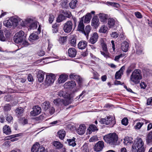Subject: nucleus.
Masks as SVG:
<instances>
[{"label": "nucleus", "instance_id": "obj_59", "mask_svg": "<svg viewBox=\"0 0 152 152\" xmlns=\"http://www.w3.org/2000/svg\"><path fill=\"white\" fill-rule=\"evenodd\" d=\"M38 55L40 56H42L45 54V52L42 50H39L37 53Z\"/></svg>", "mask_w": 152, "mask_h": 152}, {"label": "nucleus", "instance_id": "obj_11", "mask_svg": "<svg viewBox=\"0 0 152 152\" xmlns=\"http://www.w3.org/2000/svg\"><path fill=\"white\" fill-rule=\"evenodd\" d=\"M125 69V66H122L120 69L117 72L115 75V78L116 79H119L121 78V76L123 74V72Z\"/></svg>", "mask_w": 152, "mask_h": 152}, {"label": "nucleus", "instance_id": "obj_30", "mask_svg": "<svg viewBox=\"0 0 152 152\" xmlns=\"http://www.w3.org/2000/svg\"><path fill=\"white\" fill-rule=\"evenodd\" d=\"M3 131L4 133L7 134H11V131L10 127L7 125L4 126L3 128Z\"/></svg>", "mask_w": 152, "mask_h": 152}, {"label": "nucleus", "instance_id": "obj_57", "mask_svg": "<svg viewBox=\"0 0 152 152\" xmlns=\"http://www.w3.org/2000/svg\"><path fill=\"white\" fill-rule=\"evenodd\" d=\"M135 16L138 18H141L142 17V15L141 13L138 12H135Z\"/></svg>", "mask_w": 152, "mask_h": 152}, {"label": "nucleus", "instance_id": "obj_43", "mask_svg": "<svg viewBox=\"0 0 152 152\" xmlns=\"http://www.w3.org/2000/svg\"><path fill=\"white\" fill-rule=\"evenodd\" d=\"M146 140L149 143L152 142V131L150 132L148 134Z\"/></svg>", "mask_w": 152, "mask_h": 152}, {"label": "nucleus", "instance_id": "obj_63", "mask_svg": "<svg viewBox=\"0 0 152 152\" xmlns=\"http://www.w3.org/2000/svg\"><path fill=\"white\" fill-rule=\"evenodd\" d=\"M123 55L122 54H121L120 55L116 56L115 57V60L116 61H118L119 58L122 57H123Z\"/></svg>", "mask_w": 152, "mask_h": 152}, {"label": "nucleus", "instance_id": "obj_54", "mask_svg": "<svg viewBox=\"0 0 152 152\" xmlns=\"http://www.w3.org/2000/svg\"><path fill=\"white\" fill-rule=\"evenodd\" d=\"M12 22L13 25H16V23L18 22V20L15 18H10Z\"/></svg>", "mask_w": 152, "mask_h": 152}, {"label": "nucleus", "instance_id": "obj_62", "mask_svg": "<svg viewBox=\"0 0 152 152\" xmlns=\"http://www.w3.org/2000/svg\"><path fill=\"white\" fill-rule=\"evenodd\" d=\"M101 45L102 47V50L103 51H108L106 44Z\"/></svg>", "mask_w": 152, "mask_h": 152}, {"label": "nucleus", "instance_id": "obj_50", "mask_svg": "<svg viewBox=\"0 0 152 152\" xmlns=\"http://www.w3.org/2000/svg\"><path fill=\"white\" fill-rule=\"evenodd\" d=\"M0 40L2 41H4L6 40V38L4 37L3 33L1 31H0Z\"/></svg>", "mask_w": 152, "mask_h": 152}, {"label": "nucleus", "instance_id": "obj_61", "mask_svg": "<svg viewBox=\"0 0 152 152\" xmlns=\"http://www.w3.org/2000/svg\"><path fill=\"white\" fill-rule=\"evenodd\" d=\"M147 104H152V97H150L147 100Z\"/></svg>", "mask_w": 152, "mask_h": 152}, {"label": "nucleus", "instance_id": "obj_56", "mask_svg": "<svg viewBox=\"0 0 152 152\" xmlns=\"http://www.w3.org/2000/svg\"><path fill=\"white\" fill-rule=\"evenodd\" d=\"M107 39L106 38H103L101 39L100 40V42L101 45L106 44Z\"/></svg>", "mask_w": 152, "mask_h": 152}, {"label": "nucleus", "instance_id": "obj_18", "mask_svg": "<svg viewBox=\"0 0 152 152\" xmlns=\"http://www.w3.org/2000/svg\"><path fill=\"white\" fill-rule=\"evenodd\" d=\"M43 107L45 111H49L51 115L53 114L54 112V108L53 107L50 106V105H43Z\"/></svg>", "mask_w": 152, "mask_h": 152}, {"label": "nucleus", "instance_id": "obj_32", "mask_svg": "<svg viewBox=\"0 0 152 152\" xmlns=\"http://www.w3.org/2000/svg\"><path fill=\"white\" fill-rule=\"evenodd\" d=\"M75 138L73 137L72 139H67V142L69 145L70 146H71L72 147L75 146L76 144L75 141Z\"/></svg>", "mask_w": 152, "mask_h": 152}, {"label": "nucleus", "instance_id": "obj_15", "mask_svg": "<svg viewBox=\"0 0 152 152\" xmlns=\"http://www.w3.org/2000/svg\"><path fill=\"white\" fill-rule=\"evenodd\" d=\"M77 50L74 48H70L68 50V55L70 57H75L77 54Z\"/></svg>", "mask_w": 152, "mask_h": 152}, {"label": "nucleus", "instance_id": "obj_35", "mask_svg": "<svg viewBox=\"0 0 152 152\" xmlns=\"http://www.w3.org/2000/svg\"><path fill=\"white\" fill-rule=\"evenodd\" d=\"M53 145L57 149H61L63 147V145L58 141H55L53 142Z\"/></svg>", "mask_w": 152, "mask_h": 152}, {"label": "nucleus", "instance_id": "obj_17", "mask_svg": "<svg viewBox=\"0 0 152 152\" xmlns=\"http://www.w3.org/2000/svg\"><path fill=\"white\" fill-rule=\"evenodd\" d=\"M70 77L71 79H75L77 78V81L79 85V86L80 87L82 86V79L78 75H75L74 74H71L70 75Z\"/></svg>", "mask_w": 152, "mask_h": 152}, {"label": "nucleus", "instance_id": "obj_25", "mask_svg": "<svg viewBox=\"0 0 152 152\" xmlns=\"http://www.w3.org/2000/svg\"><path fill=\"white\" fill-rule=\"evenodd\" d=\"M87 42L85 41H82L80 42L78 44V47L79 49H84L87 46Z\"/></svg>", "mask_w": 152, "mask_h": 152}, {"label": "nucleus", "instance_id": "obj_24", "mask_svg": "<svg viewBox=\"0 0 152 152\" xmlns=\"http://www.w3.org/2000/svg\"><path fill=\"white\" fill-rule=\"evenodd\" d=\"M76 38L75 35L71 36L69 40V43L72 46L75 47L76 45Z\"/></svg>", "mask_w": 152, "mask_h": 152}, {"label": "nucleus", "instance_id": "obj_16", "mask_svg": "<svg viewBox=\"0 0 152 152\" xmlns=\"http://www.w3.org/2000/svg\"><path fill=\"white\" fill-rule=\"evenodd\" d=\"M42 147L38 142L36 143L32 146L31 151L32 152H39L40 148Z\"/></svg>", "mask_w": 152, "mask_h": 152}, {"label": "nucleus", "instance_id": "obj_38", "mask_svg": "<svg viewBox=\"0 0 152 152\" xmlns=\"http://www.w3.org/2000/svg\"><path fill=\"white\" fill-rule=\"evenodd\" d=\"M108 28L107 27L105 26H102L99 30V32L101 33H105L108 32Z\"/></svg>", "mask_w": 152, "mask_h": 152}, {"label": "nucleus", "instance_id": "obj_45", "mask_svg": "<svg viewBox=\"0 0 152 152\" xmlns=\"http://www.w3.org/2000/svg\"><path fill=\"white\" fill-rule=\"evenodd\" d=\"M44 118V117L42 115H40L38 117H36L34 118L35 120L39 122L42 121Z\"/></svg>", "mask_w": 152, "mask_h": 152}, {"label": "nucleus", "instance_id": "obj_6", "mask_svg": "<svg viewBox=\"0 0 152 152\" xmlns=\"http://www.w3.org/2000/svg\"><path fill=\"white\" fill-rule=\"evenodd\" d=\"M25 37L24 32L22 31H20L15 34L13 40L15 43H18L22 42L24 39Z\"/></svg>", "mask_w": 152, "mask_h": 152}, {"label": "nucleus", "instance_id": "obj_27", "mask_svg": "<svg viewBox=\"0 0 152 152\" xmlns=\"http://www.w3.org/2000/svg\"><path fill=\"white\" fill-rule=\"evenodd\" d=\"M91 27L89 25L87 26L85 28V29L84 30L83 33L84 34V35L87 38L88 36L89 33H90V31L91 30Z\"/></svg>", "mask_w": 152, "mask_h": 152}, {"label": "nucleus", "instance_id": "obj_49", "mask_svg": "<svg viewBox=\"0 0 152 152\" xmlns=\"http://www.w3.org/2000/svg\"><path fill=\"white\" fill-rule=\"evenodd\" d=\"M121 123L123 125L126 126L128 123V120L126 118H125L122 119L121 121Z\"/></svg>", "mask_w": 152, "mask_h": 152}, {"label": "nucleus", "instance_id": "obj_31", "mask_svg": "<svg viewBox=\"0 0 152 152\" xmlns=\"http://www.w3.org/2000/svg\"><path fill=\"white\" fill-rule=\"evenodd\" d=\"M37 78L39 82H42L44 78V73L42 72H39L37 75Z\"/></svg>", "mask_w": 152, "mask_h": 152}, {"label": "nucleus", "instance_id": "obj_7", "mask_svg": "<svg viewBox=\"0 0 152 152\" xmlns=\"http://www.w3.org/2000/svg\"><path fill=\"white\" fill-rule=\"evenodd\" d=\"M72 22L70 20L68 21L64 24V31L65 33H70L72 30Z\"/></svg>", "mask_w": 152, "mask_h": 152}, {"label": "nucleus", "instance_id": "obj_37", "mask_svg": "<svg viewBox=\"0 0 152 152\" xmlns=\"http://www.w3.org/2000/svg\"><path fill=\"white\" fill-rule=\"evenodd\" d=\"M132 138L131 137H126L124 139V143L125 144L129 145L132 143L133 142L131 140Z\"/></svg>", "mask_w": 152, "mask_h": 152}, {"label": "nucleus", "instance_id": "obj_60", "mask_svg": "<svg viewBox=\"0 0 152 152\" xmlns=\"http://www.w3.org/2000/svg\"><path fill=\"white\" fill-rule=\"evenodd\" d=\"M140 86L141 88L145 89L147 86V85L145 82H142L140 83Z\"/></svg>", "mask_w": 152, "mask_h": 152}, {"label": "nucleus", "instance_id": "obj_2", "mask_svg": "<svg viewBox=\"0 0 152 152\" xmlns=\"http://www.w3.org/2000/svg\"><path fill=\"white\" fill-rule=\"evenodd\" d=\"M142 79L141 71L139 69L135 70L132 73L130 77V80L135 84H138Z\"/></svg>", "mask_w": 152, "mask_h": 152}, {"label": "nucleus", "instance_id": "obj_9", "mask_svg": "<svg viewBox=\"0 0 152 152\" xmlns=\"http://www.w3.org/2000/svg\"><path fill=\"white\" fill-rule=\"evenodd\" d=\"M33 110L30 112V115L32 116H35L39 114L41 111V108L38 105L34 106L33 108Z\"/></svg>", "mask_w": 152, "mask_h": 152}, {"label": "nucleus", "instance_id": "obj_40", "mask_svg": "<svg viewBox=\"0 0 152 152\" xmlns=\"http://www.w3.org/2000/svg\"><path fill=\"white\" fill-rule=\"evenodd\" d=\"M77 1V0H72L69 3L70 7L71 8L74 9L76 7Z\"/></svg>", "mask_w": 152, "mask_h": 152}, {"label": "nucleus", "instance_id": "obj_4", "mask_svg": "<svg viewBox=\"0 0 152 152\" xmlns=\"http://www.w3.org/2000/svg\"><path fill=\"white\" fill-rule=\"evenodd\" d=\"M102 124L109 125L110 127H113L115 124V119L110 116H107L106 118H102L99 121Z\"/></svg>", "mask_w": 152, "mask_h": 152}, {"label": "nucleus", "instance_id": "obj_8", "mask_svg": "<svg viewBox=\"0 0 152 152\" xmlns=\"http://www.w3.org/2000/svg\"><path fill=\"white\" fill-rule=\"evenodd\" d=\"M55 77L54 75L50 74L46 76L45 82V85L47 86L53 83L55 80Z\"/></svg>", "mask_w": 152, "mask_h": 152}, {"label": "nucleus", "instance_id": "obj_41", "mask_svg": "<svg viewBox=\"0 0 152 152\" xmlns=\"http://www.w3.org/2000/svg\"><path fill=\"white\" fill-rule=\"evenodd\" d=\"M58 26L59 24L57 23H55L52 26V31L53 33H56L58 32Z\"/></svg>", "mask_w": 152, "mask_h": 152}, {"label": "nucleus", "instance_id": "obj_52", "mask_svg": "<svg viewBox=\"0 0 152 152\" xmlns=\"http://www.w3.org/2000/svg\"><path fill=\"white\" fill-rule=\"evenodd\" d=\"M54 19V16L52 14H50L49 15V22L50 23H51L53 22Z\"/></svg>", "mask_w": 152, "mask_h": 152}, {"label": "nucleus", "instance_id": "obj_39", "mask_svg": "<svg viewBox=\"0 0 152 152\" xmlns=\"http://www.w3.org/2000/svg\"><path fill=\"white\" fill-rule=\"evenodd\" d=\"M115 23V21L113 18H110L108 19V26L110 28L113 27Z\"/></svg>", "mask_w": 152, "mask_h": 152}, {"label": "nucleus", "instance_id": "obj_64", "mask_svg": "<svg viewBox=\"0 0 152 152\" xmlns=\"http://www.w3.org/2000/svg\"><path fill=\"white\" fill-rule=\"evenodd\" d=\"M39 152H48V151L46 149H45V148L42 147L40 148Z\"/></svg>", "mask_w": 152, "mask_h": 152}, {"label": "nucleus", "instance_id": "obj_21", "mask_svg": "<svg viewBox=\"0 0 152 152\" xmlns=\"http://www.w3.org/2000/svg\"><path fill=\"white\" fill-rule=\"evenodd\" d=\"M39 38L38 33L37 32H35L30 34L29 39L30 41L33 42V40H37Z\"/></svg>", "mask_w": 152, "mask_h": 152}, {"label": "nucleus", "instance_id": "obj_12", "mask_svg": "<svg viewBox=\"0 0 152 152\" xmlns=\"http://www.w3.org/2000/svg\"><path fill=\"white\" fill-rule=\"evenodd\" d=\"M99 38V36L98 34L96 32L94 33L91 37L89 39V42L92 44H94L97 41Z\"/></svg>", "mask_w": 152, "mask_h": 152}, {"label": "nucleus", "instance_id": "obj_20", "mask_svg": "<svg viewBox=\"0 0 152 152\" xmlns=\"http://www.w3.org/2000/svg\"><path fill=\"white\" fill-rule=\"evenodd\" d=\"M83 17H82L81 18L77 28V30L78 31H81L82 33L83 32L84 29V26L83 23Z\"/></svg>", "mask_w": 152, "mask_h": 152}, {"label": "nucleus", "instance_id": "obj_22", "mask_svg": "<svg viewBox=\"0 0 152 152\" xmlns=\"http://www.w3.org/2000/svg\"><path fill=\"white\" fill-rule=\"evenodd\" d=\"M68 76L66 74L61 75L58 79V82L59 83L64 82L67 79Z\"/></svg>", "mask_w": 152, "mask_h": 152}, {"label": "nucleus", "instance_id": "obj_58", "mask_svg": "<svg viewBox=\"0 0 152 152\" xmlns=\"http://www.w3.org/2000/svg\"><path fill=\"white\" fill-rule=\"evenodd\" d=\"M118 36V34L115 32H112L111 34V37L114 38H117Z\"/></svg>", "mask_w": 152, "mask_h": 152}, {"label": "nucleus", "instance_id": "obj_28", "mask_svg": "<svg viewBox=\"0 0 152 152\" xmlns=\"http://www.w3.org/2000/svg\"><path fill=\"white\" fill-rule=\"evenodd\" d=\"M99 17L100 21L102 22H106L107 19V15L106 14L100 13Z\"/></svg>", "mask_w": 152, "mask_h": 152}, {"label": "nucleus", "instance_id": "obj_5", "mask_svg": "<svg viewBox=\"0 0 152 152\" xmlns=\"http://www.w3.org/2000/svg\"><path fill=\"white\" fill-rule=\"evenodd\" d=\"M23 26L28 27L30 29H34L37 27V22L36 21H34L33 19L28 18L26 20Z\"/></svg>", "mask_w": 152, "mask_h": 152}, {"label": "nucleus", "instance_id": "obj_29", "mask_svg": "<svg viewBox=\"0 0 152 152\" xmlns=\"http://www.w3.org/2000/svg\"><path fill=\"white\" fill-rule=\"evenodd\" d=\"M58 134L60 139L63 140L65 136V131L63 129L60 130L58 132Z\"/></svg>", "mask_w": 152, "mask_h": 152}, {"label": "nucleus", "instance_id": "obj_1", "mask_svg": "<svg viewBox=\"0 0 152 152\" xmlns=\"http://www.w3.org/2000/svg\"><path fill=\"white\" fill-rule=\"evenodd\" d=\"M142 139L140 138H137L132 145V152H145V148Z\"/></svg>", "mask_w": 152, "mask_h": 152}, {"label": "nucleus", "instance_id": "obj_51", "mask_svg": "<svg viewBox=\"0 0 152 152\" xmlns=\"http://www.w3.org/2000/svg\"><path fill=\"white\" fill-rule=\"evenodd\" d=\"M6 119L7 120V121L8 122V123H10L11 122L13 119V117L10 115H8L6 117Z\"/></svg>", "mask_w": 152, "mask_h": 152}, {"label": "nucleus", "instance_id": "obj_3", "mask_svg": "<svg viewBox=\"0 0 152 152\" xmlns=\"http://www.w3.org/2000/svg\"><path fill=\"white\" fill-rule=\"evenodd\" d=\"M103 139L107 143L112 145H115L118 140V137L115 133L110 134L104 136Z\"/></svg>", "mask_w": 152, "mask_h": 152}, {"label": "nucleus", "instance_id": "obj_13", "mask_svg": "<svg viewBox=\"0 0 152 152\" xmlns=\"http://www.w3.org/2000/svg\"><path fill=\"white\" fill-rule=\"evenodd\" d=\"M76 85L75 82L74 81L71 80L66 82L64 85V87L66 88L71 89L75 87Z\"/></svg>", "mask_w": 152, "mask_h": 152}, {"label": "nucleus", "instance_id": "obj_47", "mask_svg": "<svg viewBox=\"0 0 152 152\" xmlns=\"http://www.w3.org/2000/svg\"><path fill=\"white\" fill-rule=\"evenodd\" d=\"M23 109L21 107H20L17 108L15 110V112L16 113L20 115L23 113Z\"/></svg>", "mask_w": 152, "mask_h": 152}, {"label": "nucleus", "instance_id": "obj_23", "mask_svg": "<svg viewBox=\"0 0 152 152\" xmlns=\"http://www.w3.org/2000/svg\"><path fill=\"white\" fill-rule=\"evenodd\" d=\"M121 48L122 50L124 52L128 51L129 48V44L127 42L124 41L121 44Z\"/></svg>", "mask_w": 152, "mask_h": 152}, {"label": "nucleus", "instance_id": "obj_46", "mask_svg": "<svg viewBox=\"0 0 152 152\" xmlns=\"http://www.w3.org/2000/svg\"><path fill=\"white\" fill-rule=\"evenodd\" d=\"M64 16L62 14L59 15L56 21L58 23H60L64 19Z\"/></svg>", "mask_w": 152, "mask_h": 152}, {"label": "nucleus", "instance_id": "obj_19", "mask_svg": "<svg viewBox=\"0 0 152 152\" xmlns=\"http://www.w3.org/2000/svg\"><path fill=\"white\" fill-rule=\"evenodd\" d=\"M98 18L96 17H94L91 20V25L94 27L97 28L99 25Z\"/></svg>", "mask_w": 152, "mask_h": 152}, {"label": "nucleus", "instance_id": "obj_53", "mask_svg": "<svg viewBox=\"0 0 152 152\" xmlns=\"http://www.w3.org/2000/svg\"><path fill=\"white\" fill-rule=\"evenodd\" d=\"M143 124V123L138 122L135 126L136 129H140L142 127Z\"/></svg>", "mask_w": 152, "mask_h": 152}, {"label": "nucleus", "instance_id": "obj_48", "mask_svg": "<svg viewBox=\"0 0 152 152\" xmlns=\"http://www.w3.org/2000/svg\"><path fill=\"white\" fill-rule=\"evenodd\" d=\"M63 13L64 14V15L65 16L67 17L70 18L72 15L71 12L68 11H66V10L63 11Z\"/></svg>", "mask_w": 152, "mask_h": 152}, {"label": "nucleus", "instance_id": "obj_33", "mask_svg": "<svg viewBox=\"0 0 152 152\" xmlns=\"http://www.w3.org/2000/svg\"><path fill=\"white\" fill-rule=\"evenodd\" d=\"M91 18V13H87L85 17L84 22L86 23H89L90 21Z\"/></svg>", "mask_w": 152, "mask_h": 152}, {"label": "nucleus", "instance_id": "obj_34", "mask_svg": "<svg viewBox=\"0 0 152 152\" xmlns=\"http://www.w3.org/2000/svg\"><path fill=\"white\" fill-rule=\"evenodd\" d=\"M53 102L55 104H65L64 101L60 98H58L54 100Z\"/></svg>", "mask_w": 152, "mask_h": 152}, {"label": "nucleus", "instance_id": "obj_36", "mask_svg": "<svg viewBox=\"0 0 152 152\" xmlns=\"http://www.w3.org/2000/svg\"><path fill=\"white\" fill-rule=\"evenodd\" d=\"M3 24L4 26L8 27H10L13 25L12 22L10 18L7 20L4 21Z\"/></svg>", "mask_w": 152, "mask_h": 152}, {"label": "nucleus", "instance_id": "obj_26", "mask_svg": "<svg viewBox=\"0 0 152 152\" xmlns=\"http://www.w3.org/2000/svg\"><path fill=\"white\" fill-rule=\"evenodd\" d=\"M98 130V129L95 125L91 124L89 128L87 129V132L89 134H91L92 132H95Z\"/></svg>", "mask_w": 152, "mask_h": 152}, {"label": "nucleus", "instance_id": "obj_55", "mask_svg": "<svg viewBox=\"0 0 152 152\" xmlns=\"http://www.w3.org/2000/svg\"><path fill=\"white\" fill-rule=\"evenodd\" d=\"M20 121L23 125H25L28 123V120L26 118H23L20 119Z\"/></svg>", "mask_w": 152, "mask_h": 152}, {"label": "nucleus", "instance_id": "obj_14", "mask_svg": "<svg viewBox=\"0 0 152 152\" xmlns=\"http://www.w3.org/2000/svg\"><path fill=\"white\" fill-rule=\"evenodd\" d=\"M86 129V127L85 124H81L80 125L79 128L77 130V132L78 134L83 135L85 133Z\"/></svg>", "mask_w": 152, "mask_h": 152}, {"label": "nucleus", "instance_id": "obj_44", "mask_svg": "<svg viewBox=\"0 0 152 152\" xmlns=\"http://www.w3.org/2000/svg\"><path fill=\"white\" fill-rule=\"evenodd\" d=\"M101 54L107 58L110 57V54L108 51H100Z\"/></svg>", "mask_w": 152, "mask_h": 152}, {"label": "nucleus", "instance_id": "obj_42", "mask_svg": "<svg viewBox=\"0 0 152 152\" xmlns=\"http://www.w3.org/2000/svg\"><path fill=\"white\" fill-rule=\"evenodd\" d=\"M87 143H85L82 147L81 149L83 152H89V149Z\"/></svg>", "mask_w": 152, "mask_h": 152}, {"label": "nucleus", "instance_id": "obj_10", "mask_svg": "<svg viewBox=\"0 0 152 152\" xmlns=\"http://www.w3.org/2000/svg\"><path fill=\"white\" fill-rule=\"evenodd\" d=\"M104 146V142L102 141H99L94 146V150L96 152L100 151L102 150Z\"/></svg>", "mask_w": 152, "mask_h": 152}]
</instances>
